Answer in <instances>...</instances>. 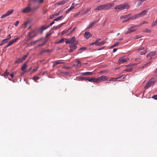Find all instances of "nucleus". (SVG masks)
Wrapping results in <instances>:
<instances>
[{
	"label": "nucleus",
	"mask_w": 157,
	"mask_h": 157,
	"mask_svg": "<svg viewBox=\"0 0 157 157\" xmlns=\"http://www.w3.org/2000/svg\"><path fill=\"white\" fill-rule=\"evenodd\" d=\"M114 5L113 3H109L98 6L94 9L95 10H104L109 9Z\"/></svg>",
	"instance_id": "nucleus-1"
},
{
	"label": "nucleus",
	"mask_w": 157,
	"mask_h": 157,
	"mask_svg": "<svg viewBox=\"0 0 157 157\" xmlns=\"http://www.w3.org/2000/svg\"><path fill=\"white\" fill-rule=\"evenodd\" d=\"M130 7V6L128 4L125 3L119 5L115 8L116 12H118L124 9H128Z\"/></svg>",
	"instance_id": "nucleus-2"
},
{
	"label": "nucleus",
	"mask_w": 157,
	"mask_h": 157,
	"mask_svg": "<svg viewBox=\"0 0 157 157\" xmlns=\"http://www.w3.org/2000/svg\"><path fill=\"white\" fill-rule=\"evenodd\" d=\"M155 82L156 81L155 80H153V78H152L146 84L145 86L144 87V88L145 89H147L151 86L154 85V84L155 83Z\"/></svg>",
	"instance_id": "nucleus-3"
},
{
	"label": "nucleus",
	"mask_w": 157,
	"mask_h": 157,
	"mask_svg": "<svg viewBox=\"0 0 157 157\" xmlns=\"http://www.w3.org/2000/svg\"><path fill=\"white\" fill-rule=\"evenodd\" d=\"M138 26L137 25L132 26L129 28L126 32V34H128L135 31L137 29Z\"/></svg>",
	"instance_id": "nucleus-4"
},
{
	"label": "nucleus",
	"mask_w": 157,
	"mask_h": 157,
	"mask_svg": "<svg viewBox=\"0 0 157 157\" xmlns=\"http://www.w3.org/2000/svg\"><path fill=\"white\" fill-rule=\"evenodd\" d=\"M77 44V42H76V43L74 44H69V47L70 48V50H69L70 52H72L74 50L76 49L77 48L76 46Z\"/></svg>",
	"instance_id": "nucleus-5"
},
{
	"label": "nucleus",
	"mask_w": 157,
	"mask_h": 157,
	"mask_svg": "<svg viewBox=\"0 0 157 157\" xmlns=\"http://www.w3.org/2000/svg\"><path fill=\"white\" fill-rule=\"evenodd\" d=\"M32 10V9L30 7V5H29L27 7L24 8L22 11L23 13H28L31 12Z\"/></svg>",
	"instance_id": "nucleus-6"
},
{
	"label": "nucleus",
	"mask_w": 157,
	"mask_h": 157,
	"mask_svg": "<svg viewBox=\"0 0 157 157\" xmlns=\"http://www.w3.org/2000/svg\"><path fill=\"white\" fill-rule=\"evenodd\" d=\"M129 59L128 57L124 56L120 58L119 59V62L120 63H125L128 61Z\"/></svg>",
	"instance_id": "nucleus-7"
},
{
	"label": "nucleus",
	"mask_w": 157,
	"mask_h": 157,
	"mask_svg": "<svg viewBox=\"0 0 157 157\" xmlns=\"http://www.w3.org/2000/svg\"><path fill=\"white\" fill-rule=\"evenodd\" d=\"M36 36L35 32L34 31H32L29 32L28 33V36L29 37V40L33 38Z\"/></svg>",
	"instance_id": "nucleus-8"
},
{
	"label": "nucleus",
	"mask_w": 157,
	"mask_h": 157,
	"mask_svg": "<svg viewBox=\"0 0 157 157\" xmlns=\"http://www.w3.org/2000/svg\"><path fill=\"white\" fill-rule=\"evenodd\" d=\"M41 40V39H40L35 41H32L30 43L28 44L27 46L28 47H30L32 45H34V44H36L37 42L40 41Z\"/></svg>",
	"instance_id": "nucleus-9"
},
{
	"label": "nucleus",
	"mask_w": 157,
	"mask_h": 157,
	"mask_svg": "<svg viewBox=\"0 0 157 157\" xmlns=\"http://www.w3.org/2000/svg\"><path fill=\"white\" fill-rule=\"evenodd\" d=\"M83 79L86 80H88L89 82H95L96 81V78H86V77L84 78Z\"/></svg>",
	"instance_id": "nucleus-10"
},
{
	"label": "nucleus",
	"mask_w": 157,
	"mask_h": 157,
	"mask_svg": "<svg viewBox=\"0 0 157 157\" xmlns=\"http://www.w3.org/2000/svg\"><path fill=\"white\" fill-rule=\"evenodd\" d=\"M53 67H54L57 64H64V62H61L60 60H57L56 61H54L53 62Z\"/></svg>",
	"instance_id": "nucleus-11"
},
{
	"label": "nucleus",
	"mask_w": 157,
	"mask_h": 157,
	"mask_svg": "<svg viewBox=\"0 0 157 157\" xmlns=\"http://www.w3.org/2000/svg\"><path fill=\"white\" fill-rule=\"evenodd\" d=\"M91 36L92 35L89 32H86L84 33V37L87 39H89Z\"/></svg>",
	"instance_id": "nucleus-12"
},
{
	"label": "nucleus",
	"mask_w": 157,
	"mask_h": 157,
	"mask_svg": "<svg viewBox=\"0 0 157 157\" xmlns=\"http://www.w3.org/2000/svg\"><path fill=\"white\" fill-rule=\"evenodd\" d=\"M156 53V52L155 51H152L150 53L148 54L147 55V57H148L149 56L150 57V59H152V58L151 57L152 56H154L155 55Z\"/></svg>",
	"instance_id": "nucleus-13"
},
{
	"label": "nucleus",
	"mask_w": 157,
	"mask_h": 157,
	"mask_svg": "<svg viewBox=\"0 0 157 157\" xmlns=\"http://www.w3.org/2000/svg\"><path fill=\"white\" fill-rule=\"evenodd\" d=\"M99 20L96 21H94L90 23L89 25L87 28L89 29L90 28H91L94 25L96 24L98 22Z\"/></svg>",
	"instance_id": "nucleus-14"
},
{
	"label": "nucleus",
	"mask_w": 157,
	"mask_h": 157,
	"mask_svg": "<svg viewBox=\"0 0 157 157\" xmlns=\"http://www.w3.org/2000/svg\"><path fill=\"white\" fill-rule=\"evenodd\" d=\"M147 11L145 10H144L139 14H137L138 17H142L146 13Z\"/></svg>",
	"instance_id": "nucleus-15"
},
{
	"label": "nucleus",
	"mask_w": 157,
	"mask_h": 157,
	"mask_svg": "<svg viewBox=\"0 0 157 157\" xmlns=\"http://www.w3.org/2000/svg\"><path fill=\"white\" fill-rule=\"evenodd\" d=\"M69 0H63L62 1L58 2V4L59 6L63 5L67 2Z\"/></svg>",
	"instance_id": "nucleus-16"
},
{
	"label": "nucleus",
	"mask_w": 157,
	"mask_h": 157,
	"mask_svg": "<svg viewBox=\"0 0 157 157\" xmlns=\"http://www.w3.org/2000/svg\"><path fill=\"white\" fill-rule=\"evenodd\" d=\"M30 22L29 21H27L25 22L21 25V28H25L28 24L30 25Z\"/></svg>",
	"instance_id": "nucleus-17"
},
{
	"label": "nucleus",
	"mask_w": 157,
	"mask_h": 157,
	"mask_svg": "<svg viewBox=\"0 0 157 157\" xmlns=\"http://www.w3.org/2000/svg\"><path fill=\"white\" fill-rule=\"evenodd\" d=\"M19 39V37H17L15 39H14L13 40H12L11 41H10L9 42L8 44L10 45H12V44H13L18 39Z\"/></svg>",
	"instance_id": "nucleus-18"
},
{
	"label": "nucleus",
	"mask_w": 157,
	"mask_h": 157,
	"mask_svg": "<svg viewBox=\"0 0 157 157\" xmlns=\"http://www.w3.org/2000/svg\"><path fill=\"white\" fill-rule=\"evenodd\" d=\"M71 29V28H69L68 29H65L64 30H63V31L62 32V34L63 35L64 34L66 33L67 34H67L69 33V32L70 31L69 30Z\"/></svg>",
	"instance_id": "nucleus-19"
},
{
	"label": "nucleus",
	"mask_w": 157,
	"mask_h": 157,
	"mask_svg": "<svg viewBox=\"0 0 157 157\" xmlns=\"http://www.w3.org/2000/svg\"><path fill=\"white\" fill-rule=\"evenodd\" d=\"M82 75H92L93 74V72H83L82 73Z\"/></svg>",
	"instance_id": "nucleus-20"
},
{
	"label": "nucleus",
	"mask_w": 157,
	"mask_h": 157,
	"mask_svg": "<svg viewBox=\"0 0 157 157\" xmlns=\"http://www.w3.org/2000/svg\"><path fill=\"white\" fill-rule=\"evenodd\" d=\"M28 66L26 63H25L23 65V66H22L21 68V70L25 72V69Z\"/></svg>",
	"instance_id": "nucleus-21"
},
{
	"label": "nucleus",
	"mask_w": 157,
	"mask_h": 157,
	"mask_svg": "<svg viewBox=\"0 0 157 157\" xmlns=\"http://www.w3.org/2000/svg\"><path fill=\"white\" fill-rule=\"evenodd\" d=\"M8 40L7 39L3 40L1 42V44H0V46H2L5 43L7 42H8Z\"/></svg>",
	"instance_id": "nucleus-22"
},
{
	"label": "nucleus",
	"mask_w": 157,
	"mask_h": 157,
	"mask_svg": "<svg viewBox=\"0 0 157 157\" xmlns=\"http://www.w3.org/2000/svg\"><path fill=\"white\" fill-rule=\"evenodd\" d=\"M64 24V23H62L61 24H60L56 26H54L53 28L52 29H58L62 25Z\"/></svg>",
	"instance_id": "nucleus-23"
},
{
	"label": "nucleus",
	"mask_w": 157,
	"mask_h": 157,
	"mask_svg": "<svg viewBox=\"0 0 157 157\" xmlns=\"http://www.w3.org/2000/svg\"><path fill=\"white\" fill-rule=\"evenodd\" d=\"M137 18H138L137 14H135L134 16H132L131 17L129 18V20L130 19L133 20Z\"/></svg>",
	"instance_id": "nucleus-24"
},
{
	"label": "nucleus",
	"mask_w": 157,
	"mask_h": 157,
	"mask_svg": "<svg viewBox=\"0 0 157 157\" xmlns=\"http://www.w3.org/2000/svg\"><path fill=\"white\" fill-rule=\"evenodd\" d=\"M50 52V51L49 49H42L40 52V54L41 55L43 53L45 52Z\"/></svg>",
	"instance_id": "nucleus-25"
},
{
	"label": "nucleus",
	"mask_w": 157,
	"mask_h": 157,
	"mask_svg": "<svg viewBox=\"0 0 157 157\" xmlns=\"http://www.w3.org/2000/svg\"><path fill=\"white\" fill-rule=\"evenodd\" d=\"M13 12V10L12 9L8 11L6 13V14L8 16H9L11 13H12Z\"/></svg>",
	"instance_id": "nucleus-26"
},
{
	"label": "nucleus",
	"mask_w": 157,
	"mask_h": 157,
	"mask_svg": "<svg viewBox=\"0 0 157 157\" xmlns=\"http://www.w3.org/2000/svg\"><path fill=\"white\" fill-rule=\"evenodd\" d=\"M23 61V60L22 59V58H19L16 61L15 63H21Z\"/></svg>",
	"instance_id": "nucleus-27"
},
{
	"label": "nucleus",
	"mask_w": 157,
	"mask_h": 157,
	"mask_svg": "<svg viewBox=\"0 0 157 157\" xmlns=\"http://www.w3.org/2000/svg\"><path fill=\"white\" fill-rule=\"evenodd\" d=\"M7 71V69H6L4 73V76L6 78L7 77L8 75L9 74V73Z\"/></svg>",
	"instance_id": "nucleus-28"
},
{
	"label": "nucleus",
	"mask_w": 157,
	"mask_h": 157,
	"mask_svg": "<svg viewBox=\"0 0 157 157\" xmlns=\"http://www.w3.org/2000/svg\"><path fill=\"white\" fill-rule=\"evenodd\" d=\"M101 76L100 77H98L97 78H96V81L95 82H99L101 81Z\"/></svg>",
	"instance_id": "nucleus-29"
},
{
	"label": "nucleus",
	"mask_w": 157,
	"mask_h": 157,
	"mask_svg": "<svg viewBox=\"0 0 157 157\" xmlns=\"http://www.w3.org/2000/svg\"><path fill=\"white\" fill-rule=\"evenodd\" d=\"M101 81H105L107 80V77L105 76H101Z\"/></svg>",
	"instance_id": "nucleus-30"
},
{
	"label": "nucleus",
	"mask_w": 157,
	"mask_h": 157,
	"mask_svg": "<svg viewBox=\"0 0 157 157\" xmlns=\"http://www.w3.org/2000/svg\"><path fill=\"white\" fill-rule=\"evenodd\" d=\"M63 17V15H61L59 17L56 18L54 19V21H59Z\"/></svg>",
	"instance_id": "nucleus-31"
},
{
	"label": "nucleus",
	"mask_w": 157,
	"mask_h": 157,
	"mask_svg": "<svg viewBox=\"0 0 157 157\" xmlns=\"http://www.w3.org/2000/svg\"><path fill=\"white\" fill-rule=\"evenodd\" d=\"M64 39L62 38L59 40L55 42L56 44H60L64 41Z\"/></svg>",
	"instance_id": "nucleus-32"
},
{
	"label": "nucleus",
	"mask_w": 157,
	"mask_h": 157,
	"mask_svg": "<svg viewBox=\"0 0 157 157\" xmlns=\"http://www.w3.org/2000/svg\"><path fill=\"white\" fill-rule=\"evenodd\" d=\"M29 55V53H27V54L25 56H23L22 57V59L23 60H24L26 59V58L27 57V56Z\"/></svg>",
	"instance_id": "nucleus-33"
},
{
	"label": "nucleus",
	"mask_w": 157,
	"mask_h": 157,
	"mask_svg": "<svg viewBox=\"0 0 157 157\" xmlns=\"http://www.w3.org/2000/svg\"><path fill=\"white\" fill-rule=\"evenodd\" d=\"M49 26H42L41 27V29H42V30H44L46 29H47V28H49Z\"/></svg>",
	"instance_id": "nucleus-34"
},
{
	"label": "nucleus",
	"mask_w": 157,
	"mask_h": 157,
	"mask_svg": "<svg viewBox=\"0 0 157 157\" xmlns=\"http://www.w3.org/2000/svg\"><path fill=\"white\" fill-rule=\"evenodd\" d=\"M77 63V67H80L81 65V62L79 61H77L76 62Z\"/></svg>",
	"instance_id": "nucleus-35"
},
{
	"label": "nucleus",
	"mask_w": 157,
	"mask_h": 157,
	"mask_svg": "<svg viewBox=\"0 0 157 157\" xmlns=\"http://www.w3.org/2000/svg\"><path fill=\"white\" fill-rule=\"evenodd\" d=\"M144 32L150 33L151 32V30L150 29H146L143 31Z\"/></svg>",
	"instance_id": "nucleus-36"
},
{
	"label": "nucleus",
	"mask_w": 157,
	"mask_h": 157,
	"mask_svg": "<svg viewBox=\"0 0 157 157\" xmlns=\"http://www.w3.org/2000/svg\"><path fill=\"white\" fill-rule=\"evenodd\" d=\"M44 44H45V43L43 42L42 44H39L37 46H36L35 47V48H36L38 47H40L44 45Z\"/></svg>",
	"instance_id": "nucleus-37"
},
{
	"label": "nucleus",
	"mask_w": 157,
	"mask_h": 157,
	"mask_svg": "<svg viewBox=\"0 0 157 157\" xmlns=\"http://www.w3.org/2000/svg\"><path fill=\"white\" fill-rule=\"evenodd\" d=\"M86 48L85 47H82L80 48L79 50V53L82 52V50H86Z\"/></svg>",
	"instance_id": "nucleus-38"
},
{
	"label": "nucleus",
	"mask_w": 157,
	"mask_h": 157,
	"mask_svg": "<svg viewBox=\"0 0 157 157\" xmlns=\"http://www.w3.org/2000/svg\"><path fill=\"white\" fill-rule=\"evenodd\" d=\"M39 78V77H38L34 76L33 77V79L35 82H36V81Z\"/></svg>",
	"instance_id": "nucleus-39"
},
{
	"label": "nucleus",
	"mask_w": 157,
	"mask_h": 157,
	"mask_svg": "<svg viewBox=\"0 0 157 157\" xmlns=\"http://www.w3.org/2000/svg\"><path fill=\"white\" fill-rule=\"evenodd\" d=\"M95 44L97 46H100V42H98V40H96L94 41Z\"/></svg>",
	"instance_id": "nucleus-40"
},
{
	"label": "nucleus",
	"mask_w": 157,
	"mask_h": 157,
	"mask_svg": "<svg viewBox=\"0 0 157 157\" xmlns=\"http://www.w3.org/2000/svg\"><path fill=\"white\" fill-rule=\"evenodd\" d=\"M16 74V72H13V73L10 74V76L12 78L14 77V75Z\"/></svg>",
	"instance_id": "nucleus-41"
},
{
	"label": "nucleus",
	"mask_w": 157,
	"mask_h": 157,
	"mask_svg": "<svg viewBox=\"0 0 157 157\" xmlns=\"http://www.w3.org/2000/svg\"><path fill=\"white\" fill-rule=\"evenodd\" d=\"M125 71L128 72H131L132 71V68H126Z\"/></svg>",
	"instance_id": "nucleus-42"
},
{
	"label": "nucleus",
	"mask_w": 157,
	"mask_h": 157,
	"mask_svg": "<svg viewBox=\"0 0 157 157\" xmlns=\"http://www.w3.org/2000/svg\"><path fill=\"white\" fill-rule=\"evenodd\" d=\"M76 28V27H75L74 28H73V29H72V30H70V32H69V33H67V35H70V34H71L75 30V29Z\"/></svg>",
	"instance_id": "nucleus-43"
},
{
	"label": "nucleus",
	"mask_w": 157,
	"mask_h": 157,
	"mask_svg": "<svg viewBox=\"0 0 157 157\" xmlns=\"http://www.w3.org/2000/svg\"><path fill=\"white\" fill-rule=\"evenodd\" d=\"M157 25V19L155 20V21L153 22V24L152 26V27L154 26H155Z\"/></svg>",
	"instance_id": "nucleus-44"
},
{
	"label": "nucleus",
	"mask_w": 157,
	"mask_h": 157,
	"mask_svg": "<svg viewBox=\"0 0 157 157\" xmlns=\"http://www.w3.org/2000/svg\"><path fill=\"white\" fill-rule=\"evenodd\" d=\"M147 52V51L146 50H145L144 51H143V52H140V54L141 55H144Z\"/></svg>",
	"instance_id": "nucleus-45"
},
{
	"label": "nucleus",
	"mask_w": 157,
	"mask_h": 157,
	"mask_svg": "<svg viewBox=\"0 0 157 157\" xmlns=\"http://www.w3.org/2000/svg\"><path fill=\"white\" fill-rule=\"evenodd\" d=\"M128 17V15H126L124 16H123L121 17V19H124L127 18Z\"/></svg>",
	"instance_id": "nucleus-46"
},
{
	"label": "nucleus",
	"mask_w": 157,
	"mask_h": 157,
	"mask_svg": "<svg viewBox=\"0 0 157 157\" xmlns=\"http://www.w3.org/2000/svg\"><path fill=\"white\" fill-rule=\"evenodd\" d=\"M150 62H149V63H145L144 65L143 66H142V68H144V67H145L146 66H147L148 64L150 63Z\"/></svg>",
	"instance_id": "nucleus-47"
},
{
	"label": "nucleus",
	"mask_w": 157,
	"mask_h": 157,
	"mask_svg": "<svg viewBox=\"0 0 157 157\" xmlns=\"http://www.w3.org/2000/svg\"><path fill=\"white\" fill-rule=\"evenodd\" d=\"M66 44H70V39H66V41L65 42Z\"/></svg>",
	"instance_id": "nucleus-48"
},
{
	"label": "nucleus",
	"mask_w": 157,
	"mask_h": 157,
	"mask_svg": "<svg viewBox=\"0 0 157 157\" xmlns=\"http://www.w3.org/2000/svg\"><path fill=\"white\" fill-rule=\"evenodd\" d=\"M91 9V8H88L85 11V13L86 14L88 12H89Z\"/></svg>",
	"instance_id": "nucleus-49"
},
{
	"label": "nucleus",
	"mask_w": 157,
	"mask_h": 157,
	"mask_svg": "<svg viewBox=\"0 0 157 157\" xmlns=\"http://www.w3.org/2000/svg\"><path fill=\"white\" fill-rule=\"evenodd\" d=\"M144 49V47H140L136 49L137 51H141L143 50Z\"/></svg>",
	"instance_id": "nucleus-50"
},
{
	"label": "nucleus",
	"mask_w": 157,
	"mask_h": 157,
	"mask_svg": "<svg viewBox=\"0 0 157 157\" xmlns=\"http://www.w3.org/2000/svg\"><path fill=\"white\" fill-rule=\"evenodd\" d=\"M7 16H8L7 15L6 13L5 14L3 15L2 16V17H1V18H4L5 17H7Z\"/></svg>",
	"instance_id": "nucleus-51"
},
{
	"label": "nucleus",
	"mask_w": 157,
	"mask_h": 157,
	"mask_svg": "<svg viewBox=\"0 0 157 157\" xmlns=\"http://www.w3.org/2000/svg\"><path fill=\"white\" fill-rule=\"evenodd\" d=\"M119 43L118 42H116L115 44H114L112 46V47H114L118 45Z\"/></svg>",
	"instance_id": "nucleus-52"
},
{
	"label": "nucleus",
	"mask_w": 157,
	"mask_h": 157,
	"mask_svg": "<svg viewBox=\"0 0 157 157\" xmlns=\"http://www.w3.org/2000/svg\"><path fill=\"white\" fill-rule=\"evenodd\" d=\"M74 7L73 6H71L69 9L68 11H70L72 10L73 9H74Z\"/></svg>",
	"instance_id": "nucleus-53"
},
{
	"label": "nucleus",
	"mask_w": 157,
	"mask_h": 157,
	"mask_svg": "<svg viewBox=\"0 0 157 157\" xmlns=\"http://www.w3.org/2000/svg\"><path fill=\"white\" fill-rule=\"evenodd\" d=\"M105 42L103 41L102 42H100V46L103 45L105 43Z\"/></svg>",
	"instance_id": "nucleus-54"
},
{
	"label": "nucleus",
	"mask_w": 157,
	"mask_h": 157,
	"mask_svg": "<svg viewBox=\"0 0 157 157\" xmlns=\"http://www.w3.org/2000/svg\"><path fill=\"white\" fill-rule=\"evenodd\" d=\"M152 98L155 100L157 99V95H154L152 97Z\"/></svg>",
	"instance_id": "nucleus-55"
},
{
	"label": "nucleus",
	"mask_w": 157,
	"mask_h": 157,
	"mask_svg": "<svg viewBox=\"0 0 157 157\" xmlns=\"http://www.w3.org/2000/svg\"><path fill=\"white\" fill-rule=\"evenodd\" d=\"M129 21H130L129 19V18H128V19H125V20H123L122 21V22H125Z\"/></svg>",
	"instance_id": "nucleus-56"
},
{
	"label": "nucleus",
	"mask_w": 157,
	"mask_h": 157,
	"mask_svg": "<svg viewBox=\"0 0 157 157\" xmlns=\"http://www.w3.org/2000/svg\"><path fill=\"white\" fill-rule=\"evenodd\" d=\"M60 12H58L57 13L54 14V15H55V16H57L59 15L60 14Z\"/></svg>",
	"instance_id": "nucleus-57"
},
{
	"label": "nucleus",
	"mask_w": 157,
	"mask_h": 157,
	"mask_svg": "<svg viewBox=\"0 0 157 157\" xmlns=\"http://www.w3.org/2000/svg\"><path fill=\"white\" fill-rule=\"evenodd\" d=\"M118 79V78H112L111 79H110L109 80V81H115L116 80V79Z\"/></svg>",
	"instance_id": "nucleus-58"
},
{
	"label": "nucleus",
	"mask_w": 157,
	"mask_h": 157,
	"mask_svg": "<svg viewBox=\"0 0 157 157\" xmlns=\"http://www.w3.org/2000/svg\"><path fill=\"white\" fill-rule=\"evenodd\" d=\"M19 23V21H17L16 22V23L14 24V25L16 26L18 25Z\"/></svg>",
	"instance_id": "nucleus-59"
},
{
	"label": "nucleus",
	"mask_w": 157,
	"mask_h": 157,
	"mask_svg": "<svg viewBox=\"0 0 157 157\" xmlns=\"http://www.w3.org/2000/svg\"><path fill=\"white\" fill-rule=\"evenodd\" d=\"M55 16V15H54V14L52 15H51L50 16V19H52V18H53Z\"/></svg>",
	"instance_id": "nucleus-60"
},
{
	"label": "nucleus",
	"mask_w": 157,
	"mask_h": 157,
	"mask_svg": "<svg viewBox=\"0 0 157 157\" xmlns=\"http://www.w3.org/2000/svg\"><path fill=\"white\" fill-rule=\"evenodd\" d=\"M70 44H74V43H76V42H74L73 41L71 40V39H70Z\"/></svg>",
	"instance_id": "nucleus-61"
},
{
	"label": "nucleus",
	"mask_w": 157,
	"mask_h": 157,
	"mask_svg": "<svg viewBox=\"0 0 157 157\" xmlns=\"http://www.w3.org/2000/svg\"><path fill=\"white\" fill-rule=\"evenodd\" d=\"M71 40L73 41L74 42H76V41H75V37H73L71 39Z\"/></svg>",
	"instance_id": "nucleus-62"
},
{
	"label": "nucleus",
	"mask_w": 157,
	"mask_h": 157,
	"mask_svg": "<svg viewBox=\"0 0 157 157\" xmlns=\"http://www.w3.org/2000/svg\"><path fill=\"white\" fill-rule=\"evenodd\" d=\"M54 21H52L51 23H50L49 25H48V26H49V27H50V26H51L53 24L55 23Z\"/></svg>",
	"instance_id": "nucleus-63"
},
{
	"label": "nucleus",
	"mask_w": 157,
	"mask_h": 157,
	"mask_svg": "<svg viewBox=\"0 0 157 157\" xmlns=\"http://www.w3.org/2000/svg\"><path fill=\"white\" fill-rule=\"evenodd\" d=\"M6 50V48H5V47L3 49H2V52H5Z\"/></svg>",
	"instance_id": "nucleus-64"
}]
</instances>
